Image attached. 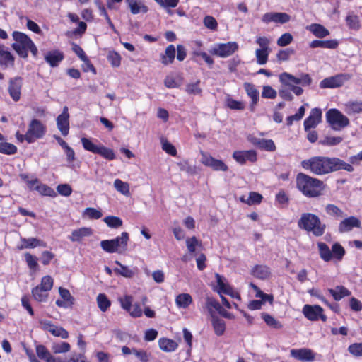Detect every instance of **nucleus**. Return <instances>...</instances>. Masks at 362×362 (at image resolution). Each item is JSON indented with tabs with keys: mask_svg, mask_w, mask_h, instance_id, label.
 I'll return each instance as SVG.
<instances>
[{
	"mask_svg": "<svg viewBox=\"0 0 362 362\" xmlns=\"http://www.w3.org/2000/svg\"><path fill=\"white\" fill-rule=\"evenodd\" d=\"M243 86L247 95L252 100L250 103V110L254 111L255 107L259 100V92L252 83H245Z\"/></svg>",
	"mask_w": 362,
	"mask_h": 362,
	"instance_id": "obj_22",
	"label": "nucleus"
},
{
	"mask_svg": "<svg viewBox=\"0 0 362 362\" xmlns=\"http://www.w3.org/2000/svg\"><path fill=\"white\" fill-rule=\"evenodd\" d=\"M290 352L292 357L301 361H313L315 360V354L309 349H291Z\"/></svg>",
	"mask_w": 362,
	"mask_h": 362,
	"instance_id": "obj_18",
	"label": "nucleus"
},
{
	"mask_svg": "<svg viewBox=\"0 0 362 362\" xmlns=\"http://www.w3.org/2000/svg\"><path fill=\"white\" fill-rule=\"evenodd\" d=\"M70 344L65 341L60 343H53L52 345V350L54 354L66 353L70 350Z\"/></svg>",
	"mask_w": 362,
	"mask_h": 362,
	"instance_id": "obj_44",
	"label": "nucleus"
},
{
	"mask_svg": "<svg viewBox=\"0 0 362 362\" xmlns=\"http://www.w3.org/2000/svg\"><path fill=\"white\" fill-rule=\"evenodd\" d=\"M233 158L240 164L243 165L247 160L255 162L257 160V153L254 150L235 151Z\"/></svg>",
	"mask_w": 362,
	"mask_h": 362,
	"instance_id": "obj_16",
	"label": "nucleus"
},
{
	"mask_svg": "<svg viewBox=\"0 0 362 362\" xmlns=\"http://www.w3.org/2000/svg\"><path fill=\"white\" fill-rule=\"evenodd\" d=\"M349 351L355 356H362V343H354L348 348Z\"/></svg>",
	"mask_w": 362,
	"mask_h": 362,
	"instance_id": "obj_64",
	"label": "nucleus"
},
{
	"mask_svg": "<svg viewBox=\"0 0 362 362\" xmlns=\"http://www.w3.org/2000/svg\"><path fill=\"white\" fill-rule=\"evenodd\" d=\"M298 189L308 197H317L321 194L323 182L315 177L300 173L296 177Z\"/></svg>",
	"mask_w": 362,
	"mask_h": 362,
	"instance_id": "obj_2",
	"label": "nucleus"
},
{
	"mask_svg": "<svg viewBox=\"0 0 362 362\" xmlns=\"http://www.w3.org/2000/svg\"><path fill=\"white\" fill-rule=\"evenodd\" d=\"M103 221L108 227L112 228H118L122 226V220L117 216H108L104 218Z\"/></svg>",
	"mask_w": 362,
	"mask_h": 362,
	"instance_id": "obj_40",
	"label": "nucleus"
},
{
	"mask_svg": "<svg viewBox=\"0 0 362 362\" xmlns=\"http://www.w3.org/2000/svg\"><path fill=\"white\" fill-rule=\"evenodd\" d=\"M317 246L320 257L325 262L329 261L332 257V255L329 247L324 243H318Z\"/></svg>",
	"mask_w": 362,
	"mask_h": 362,
	"instance_id": "obj_38",
	"label": "nucleus"
},
{
	"mask_svg": "<svg viewBox=\"0 0 362 362\" xmlns=\"http://www.w3.org/2000/svg\"><path fill=\"white\" fill-rule=\"evenodd\" d=\"M305 317L311 321L321 319L323 322L327 320V317L323 314V309L320 305H305L302 310Z\"/></svg>",
	"mask_w": 362,
	"mask_h": 362,
	"instance_id": "obj_11",
	"label": "nucleus"
},
{
	"mask_svg": "<svg viewBox=\"0 0 362 362\" xmlns=\"http://www.w3.org/2000/svg\"><path fill=\"white\" fill-rule=\"evenodd\" d=\"M48 332H49L52 335L61 337L62 339H67L69 337L68 332L62 327L54 325L51 327V329H48Z\"/></svg>",
	"mask_w": 362,
	"mask_h": 362,
	"instance_id": "obj_50",
	"label": "nucleus"
},
{
	"mask_svg": "<svg viewBox=\"0 0 362 362\" xmlns=\"http://www.w3.org/2000/svg\"><path fill=\"white\" fill-rule=\"evenodd\" d=\"M158 345L161 350L166 352H171L175 351L178 346L175 341L167 338L160 339L158 340Z\"/></svg>",
	"mask_w": 362,
	"mask_h": 362,
	"instance_id": "obj_32",
	"label": "nucleus"
},
{
	"mask_svg": "<svg viewBox=\"0 0 362 362\" xmlns=\"http://www.w3.org/2000/svg\"><path fill=\"white\" fill-rule=\"evenodd\" d=\"M328 291L337 301L351 295V292L342 286H337L334 288H329Z\"/></svg>",
	"mask_w": 362,
	"mask_h": 362,
	"instance_id": "obj_29",
	"label": "nucleus"
},
{
	"mask_svg": "<svg viewBox=\"0 0 362 362\" xmlns=\"http://www.w3.org/2000/svg\"><path fill=\"white\" fill-rule=\"evenodd\" d=\"M238 48L235 42H229L227 43L217 44L210 49V53L218 56L220 57H227L233 54Z\"/></svg>",
	"mask_w": 362,
	"mask_h": 362,
	"instance_id": "obj_9",
	"label": "nucleus"
},
{
	"mask_svg": "<svg viewBox=\"0 0 362 362\" xmlns=\"http://www.w3.org/2000/svg\"><path fill=\"white\" fill-rule=\"evenodd\" d=\"M308 29L317 37L323 38L329 35V30L320 24L313 23Z\"/></svg>",
	"mask_w": 362,
	"mask_h": 362,
	"instance_id": "obj_31",
	"label": "nucleus"
},
{
	"mask_svg": "<svg viewBox=\"0 0 362 362\" xmlns=\"http://www.w3.org/2000/svg\"><path fill=\"white\" fill-rule=\"evenodd\" d=\"M298 226L307 232H310L316 237L322 236L325 231L326 226L322 223L320 218L311 213L302 214L298 221Z\"/></svg>",
	"mask_w": 362,
	"mask_h": 362,
	"instance_id": "obj_4",
	"label": "nucleus"
},
{
	"mask_svg": "<svg viewBox=\"0 0 362 362\" xmlns=\"http://www.w3.org/2000/svg\"><path fill=\"white\" fill-rule=\"evenodd\" d=\"M352 77V74L344 73L337 74L333 76L326 78L321 81L320 87L321 88H334L343 86L346 82L349 81Z\"/></svg>",
	"mask_w": 362,
	"mask_h": 362,
	"instance_id": "obj_8",
	"label": "nucleus"
},
{
	"mask_svg": "<svg viewBox=\"0 0 362 362\" xmlns=\"http://www.w3.org/2000/svg\"><path fill=\"white\" fill-rule=\"evenodd\" d=\"M261 316L269 327L276 329H280L283 327V325L281 323V322L273 317L269 314L267 313H262Z\"/></svg>",
	"mask_w": 362,
	"mask_h": 362,
	"instance_id": "obj_36",
	"label": "nucleus"
},
{
	"mask_svg": "<svg viewBox=\"0 0 362 362\" xmlns=\"http://www.w3.org/2000/svg\"><path fill=\"white\" fill-rule=\"evenodd\" d=\"M211 322L215 334L217 336L223 335L226 330L225 322L223 320L218 317L217 316L212 315Z\"/></svg>",
	"mask_w": 362,
	"mask_h": 362,
	"instance_id": "obj_35",
	"label": "nucleus"
},
{
	"mask_svg": "<svg viewBox=\"0 0 362 362\" xmlns=\"http://www.w3.org/2000/svg\"><path fill=\"white\" fill-rule=\"evenodd\" d=\"M119 301L120 303L121 307L129 312L132 309V296L126 295L123 298H119Z\"/></svg>",
	"mask_w": 362,
	"mask_h": 362,
	"instance_id": "obj_60",
	"label": "nucleus"
},
{
	"mask_svg": "<svg viewBox=\"0 0 362 362\" xmlns=\"http://www.w3.org/2000/svg\"><path fill=\"white\" fill-rule=\"evenodd\" d=\"M326 213L337 219L344 216V212L338 206L334 204H329L325 206Z\"/></svg>",
	"mask_w": 362,
	"mask_h": 362,
	"instance_id": "obj_37",
	"label": "nucleus"
},
{
	"mask_svg": "<svg viewBox=\"0 0 362 362\" xmlns=\"http://www.w3.org/2000/svg\"><path fill=\"white\" fill-rule=\"evenodd\" d=\"M192 303V298L189 293H181L176 296L175 303L180 308H187Z\"/></svg>",
	"mask_w": 362,
	"mask_h": 362,
	"instance_id": "obj_33",
	"label": "nucleus"
},
{
	"mask_svg": "<svg viewBox=\"0 0 362 362\" xmlns=\"http://www.w3.org/2000/svg\"><path fill=\"white\" fill-rule=\"evenodd\" d=\"M290 16L286 13H267L262 17L264 23L275 22L286 23L290 21Z\"/></svg>",
	"mask_w": 362,
	"mask_h": 362,
	"instance_id": "obj_20",
	"label": "nucleus"
},
{
	"mask_svg": "<svg viewBox=\"0 0 362 362\" xmlns=\"http://www.w3.org/2000/svg\"><path fill=\"white\" fill-rule=\"evenodd\" d=\"M115 264L119 267V268L115 269L116 273L127 278H131L134 276V272L127 266L122 264L119 261H115Z\"/></svg>",
	"mask_w": 362,
	"mask_h": 362,
	"instance_id": "obj_46",
	"label": "nucleus"
},
{
	"mask_svg": "<svg viewBox=\"0 0 362 362\" xmlns=\"http://www.w3.org/2000/svg\"><path fill=\"white\" fill-rule=\"evenodd\" d=\"M175 57V47L174 45H168L165 51V54L162 55L161 62L164 65L172 64Z\"/></svg>",
	"mask_w": 362,
	"mask_h": 362,
	"instance_id": "obj_34",
	"label": "nucleus"
},
{
	"mask_svg": "<svg viewBox=\"0 0 362 362\" xmlns=\"http://www.w3.org/2000/svg\"><path fill=\"white\" fill-rule=\"evenodd\" d=\"M199 81H197L195 83H189L187 85L185 91L188 94L191 95H199L202 93V89L200 88L199 86Z\"/></svg>",
	"mask_w": 362,
	"mask_h": 362,
	"instance_id": "obj_59",
	"label": "nucleus"
},
{
	"mask_svg": "<svg viewBox=\"0 0 362 362\" xmlns=\"http://www.w3.org/2000/svg\"><path fill=\"white\" fill-rule=\"evenodd\" d=\"M338 259H341L345 254L343 247L339 243H334L332 248V255Z\"/></svg>",
	"mask_w": 362,
	"mask_h": 362,
	"instance_id": "obj_63",
	"label": "nucleus"
},
{
	"mask_svg": "<svg viewBox=\"0 0 362 362\" xmlns=\"http://www.w3.org/2000/svg\"><path fill=\"white\" fill-rule=\"evenodd\" d=\"M279 81L284 85L299 84L303 86H308L312 83V78L308 74H300L295 76L287 72H284L279 75Z\"/></svg>",
	"mask_w": 362,
	"mask_h": 362,
	"instance_id": "obj_7",
	"label": "nucleus"
},
{
	"mask_svg": "<svg viewBox=\"0 0 362 362\" xmlns=\"http://www.w3.org/2000/svg\"><path fill=\"white\" fill-rule=\"evenodd\" d=\"M270 52L271 49H256L255 56L257 59V63L260 65L265 64L268 61V57Z\"/></svg>",
	"mask_w": 362,
	"mask_h": 362,
	"instance_id": "obj_41",
	"label": "nucleus"
},
{
	"mask_svg": "<svg viewBox=\"0 0 362 362\" xmlns=\"http://www.w3.org/2000/svg\"><path fill=\"white\" fill-rule=\"evenodd\" d=\"M64 54L59 50H52L45 54V60L52 67H56L64 59Z\"/></svg>",
	"mask_w": 362,
	"mask_h": 362,
	"instance_id": "obj_21",
	"label": "nucleus"
},
{
	"mask_svg": "<svg viewBox=\"0 0 362 362\" xmlns=\"http://www.w3.org/2000/svg\"><path fill=\"white\" fill-rule=\"evenodd\" d=\"M17 152V147L8 142H0V153L6 155H13Z\"/></svg>",
	"mask_w": 362,
	"mask_h": 362,
	"instance_id": "obj_45",
	"label": "nucleus"
},
{
	"mask_svg": "<svg viewBox=\"0 0 362 362\" xmlns=\"http://www.w3.org/2000/svg\"><path fill=\"white\" fill-rule=\"evenodd\" d=\"M203 23L206 28L211 30H216L218 23L211 16H206L204 18Z\"/></svg>",
	"mask_w": 362,
	"mask_h": 362,
	"instance_id": "obj_57",
	"label": "nucleus"
},
{
	"mask_svg": "<svg viewBox=\"0 0 362 362\" xmlns=\"http://www.w3.org/2000/svg\"><path fill=\"white\" fill-rule=\"evenodd\" d=\"M21 241L22 243L21 246L19 247V249L21 250L24 248H35L37 247H45L47 246L46 243L43 240L35 238H21Z\"/></svg>",
	"mask_w": 362,
	"mask_h": 362,
	"instance_id": "obj_28",
	"label": "nucleus"
},
{
	"mask_svg": "<svg viewBox=\"0 0 362 362\" xmlns=\"http://www.w3.org/2000/svg\"><path fill=\"white\" fill-rule=\"evenodd\" d=\"M14 57L8 51L4 45H0V65L4 68L8 66H13Z\"/></svg>",
	"mask_w": 362,
	"mask_h": 362,
	"instance_id": "obj_24",
	"label": "nucleus"
},
{
	"mask_svg": "<svg viewBox=\"0 0 362 362\" xmlns=\"http://www.w3.org/2000/svg\"><path fill=\"white\" fill-rule=\"evenodd\" d=\"M276 91L270 86H263L262 96L264 98L274 99L276 97Z\"/></svg>",
	"mask_w": 362,
	"mask_h": 362,
	"instance_id": "obj_62",
	"label": "nucleus"
},
{
	"mask_svg": "<svg viewBox=\"0 0 362 362\" xmlns=\"http://www.w3.org/2000/svg\"><path fill=\"white\" fill-rule=\"evenodd\" d=\"M83 216H87L90 219H99L102 217L103 214L100 211L94 208H86L83 211Z\"/></svg>",
	"mask_w": 362,
	"mask_h": 362,
	"instance_id": "obj_55",
	"label": "nucleus"
},
{
	"mask_svg": "<svg viewBox=\"0 0 362 362\" xmlns=\"http://www.w3.org/2000/svg\"><path fill=\"white\" fill-rule=\"evenodd\" d=\"M301 166L316 175H327L340 170L353 172L354 168L350 163L337 157L313 156L301 162Z\"/></svg>",
	"mask_w": 362,
	"mask_h": 362,
	"instance_id": "obj_1",
	"label": "nucleus"
},
{
	"mask_svg": "<svg viewBox=\"0 0 362 362\" xmlns=\"http://www.w3.org/2000/svg\"><path fill=\"white\" fill-rule=\"evenodd\" d=\"M322 111L319 108H313L310 115L304 121L305 131L308 132L311 128H315L321 122Z\"/></svg>",
	"mask_w": 362,
	"mask_h": 362,
	"instance_id": "obj_14",
	"label": "nucleus"
},
{
	"mask_svg": "<svg viewBox=\"0 0 362 362\" xmlns=\"http://www.w3.org/2000/svg\"><path fill=\"white\" fill-rule=\"evenodd\" d=\"M215 277H216L217 286H218L216 291L219 294H222V293L227 294V295L230 296L233 298L240 300V299H241L240 295L238 293L233 291V290L230 287V286L224 281L225 279L221 275L216 273V274H215Z\"/></svg>",
	"mask_w": 362,
	"mask_h": 362,
	"instance_id": "obj_12",
	"label": "nucleus"
},
{
	"mask_svg": "<svg viewBox=\"0 0 362 362\" xmlns=\"http://www.w3.org/2000/svg\"><path fill=\"white\" fill-rule=\"evenodd\" d=\"M12 35L15 42L11 45V47L21 57L27 58L29 51L34 57L37 56L38 53L37 48L27 35L14 31Z\"/></svg>",
	"mask_w": 362,
	"mask_h": 362,
	"instance_id": "obj_3",
	"label": "nucleus"
},
{
	"mask_svg": "<svg viewBox=\"0 0 362 362\" xmlns=\"http://www.w3.org/2000/svg\"><path fill=\"white\" fill-rule=\"evenodd\" d=\"M262 199L263 197L259 193L251 192L249 193L246 204L248 205L259 204L261 203Z\"/></svg>",
	"mask_w": 362,
	"mask_h": 362,
	"instance_id": "obj_56",
	"label": "nucleus"
},
{
	"mask_svg": "<svg viewBox=\"0 0 362 362\" xmlns=\"http://www.w3.org/2000/svg\"><path fill=\"white\" fill-rule=\"evenodd\" d=\"M342 141L343 139L340 136H325L319 143L323 146H332L340 144Z\"/></svg>",
	"mask_w": 362,
	"mask_h": 362,
	"instance_id": "obj_48",
	"label": "nucleus"
},
{
	"mask_svg": "<svg viewBox=\"0 0 362 362\" xmlns=\"http://www.w3.org/2000/svg\"><path fill=\"white\" fill-rule=\"evenodd\" d=\"M247 140L259 149L267 151H274L276 150L275 144L272 139H259L253 135H249Z\"/></svg>",
	"mask_w": 362,
	"mask_h": 362,
	"instance_id": "obj_13",
	"label": "nucleus"
},
{
	"mask_svg": "<svg viewBox=\"0 0 362 362\" xmlns=\"http://www.w3.org/2000/svg\"><path fill=\"white\" fill-rule=\"evenodd\" d=\"M338 45V42L335 40H315L312 41L310 44V47L312 48H328V49H335Z\"/></svg>",
	"mask_w": 362,
	"mask_h": 362,
	"instance_id": "obj_30",
	"label": "nucleus"
},
{
	"mask_svg": "<svg viewBox=\"0 0 362 362\" xmlns=\"http://www.w3.org/2000/svg\"><path fill=\"white\" fill-rule=\"evenodd\" d=\"M22 87V79L21 77H15L9 81L8 93L11 98L17 102L21 98V90Z\"/></svg>",
	"mask_w": 362,
	"mask_h": 362,
	"instance_id": "obj_17",
	"label": "nucleus"
},
{
	"mask_svg": "<svg viewBox=\"0 0 362 362\" xmlns=\"http://www.w3.org/2000/svg\"><path fill=\"white\" fill-rule=\"evenodd\" d=\"M69 115L68 107L64 106L62 112L57 118V126L63 136H66L69 130Z\"/></svg>",
	"mask_w": 362,
	"mask_h": 362,
	"instance_id": "obj_15",
	"label": "nucleus"
},
{
	"mask_svg": "<svg viewBox=\"0 0 362 362\" xmlns=\"http://www.w3.org/2000/svg\"><path fill=\"white\" fill-rule=\"evenodd\" d=\"M252 274L259 279L265 280L270 277L271 269L267 265L258 264L252 268Z\"/></svg>",
	"mask_w": 362,
	"mask_h": 362,
	"instance_id": "obj_25",
	"label": "nucleus"
},
{
	"mask_svg": "<svg viewBox=\"0 0 362 362\" xmlns=\"http://www.w3.org/2000/svg\"><path fill=\"white\" fill-rule=\"evenodd\" d=\"M36 353L37 356L44 360L45 362L49 358V356H52L51 353L48 351V349L42 344L37 345L36 346Z\"/></svg>",
	"mask_w": 362,
	"mask_h": 362,
	"instance_id": "obj_51",
	"label": "nucleus"
},
{
	"mask_svg": "<svg viewBox=\"0 0 362 362\" xmlns=\"http://www.w3.org/2000/svg\"><path fill=\"white\" fill-rule=\"evenodd\" d=\"M346 23L349 28L356 30L359 28L358 18L356 15L349 14L346 18Z\"/></svg>",
	"mask_w": 362,
	"mask_h": 362,
	"instance_id": "obj_58",
	"label": "nucleus"
},
{
	"mask_svg": "<svg viewBox=\"0 0 362 362\" xmlns=\"http://www.w3.org/2000/svg\"><path fill=\"white\" fill-rule=\"evenodd\" d=\"M202 156L201 163L205 166L211 168L216 171L226 172L228 170V167L222 160H218L212 157L209 153L201 151Z\"/></svg>",
	"mask_w": 362,
	"mask_h": 362,
	"instance_id": "obj_10",
	"label": "nucleus"
},
{
	"mask_svg": "<svg viewBox=\"0 0 362 362\" xmlns=\"http://www.w3.org/2000/svg\"><path fill=\"white\" fill-rule=\"evenodd\" d=\"M112 240L114 242V246L117 253H122L127 250V243L129 240L128 233L122 232L120 236Z\"/></svg>",
	"mask_w": 362,
	"mask_h": 362,
	"instance_id": "obj_23",
	"label": "nucleus"
},
{
	"mask_svg": "<svg viewBox=\"0 0 362 362\" xmlns=\"http://www.w3.org/2000/svg\"><path fill=\"white\" fill-rule=\"evenodd\" d=\"M98 306L102 312H105L111 305L110 300L105 294L100 293L97 296Z\"/></svg>",
	"mask_w": 362,
	"mask_h": 362,
	"instance_id": "obj_39",
	"label": "nucleus"
},
{
	"mask_svg": "<svg viewBox=\"0 0 362 362\" xmlns=\"http://www.w3.org/2000/svg\"><path fill=\"white\" fill-rule=\"evenodd\" d=\"M114 187L121 194L126 196L129 194V185L127 182L116 179L114 181Z\"/></svg>",
	"mask_w": 362,
	"mask_h": 362,
	"instance_id": "obj_43",
	"label": "nucleus"
},
{
	"mask_svg": "<svg viewBox=\"0 0 362 362\" xmlns=\"http://www.w3.org/2000/svg\"><path fill=\"white\" fill-rule=\"evenodd\" d=\"M125 1L130 9V12L134 15L140 13H146L148 11V6L144 4L141 1L125 0Z\"/></svg>",
	"mask_w": 362,
	"mask_h": 362,
	"instance_id": "obj_26",
	"label": "nucleus"
},
{
	"mask_svg": "<svg viewBox=\"0 0 362 362\" xmlns=\"http://www.w3.org/2000/svg\"><path fill=\"white\" fill-rule=\"evenodd\" d=\"M47 132L46 126L41 121L33 119L28 124L27 130L28 143L32 144L44 137Z\"/></svg>",
	"mask_w": 362,
	"mask_h": 362,
	"instance_id": "obj_6",
	"label": "nucleus"
},
{
	"mask_svg": "<svg viewBox=\"0 0 362 362\" xmlns=\"http://www.w3.org/2000/svg\"><path fill=\"white\" fill-rule=\"evenodd\" d=\"M100 247L102 249L109 253L117 252V250L114 246L112 240H105L100 242Z\"/></svg>",
	"mask_w": 362,
	"mask_h": 362,
	"instance_id": "obj_61",
	"label": "nucleus"
},
{
	"mask_svg": "<svg viewBox=\"0 0 362 362\" xmlns=\"http://www.w3.org/2000/svg\"><path fill=\"white\" fill-rule=\"evenodd\" d=\"M361 221L355 216H350L341 221L339 226V233H346L351 231L354 228H360Z\"/></svg>",
	"mask_w": 362,
	"mask_h": 362,
	"instance_id": "obj_19",
	"label": "nucleus"
},
{
	"mask_svg": "<svg viewBox=\"0 0 362 362\" xmlns=\"http://www.w3.org/2000/svg\"><path fill=\"white\" fill-rule=\"evenodd\" d=\"M32 294L35 300L38 302H45L48 296L47 291L40 287L33 288Z\"/></svg>",
	"mask_w": 362,
	"mask_h": 362,
	"instance_id": "obj_42",
	"label": "nucleus"
},
{
	"mask_svg": "<svg viewBox=\"0 0 362 362\" xmlns=\"http://www.w3.org/2000/svg\"><path fill=\"white\" fill-rule=\"evenodd\" d=\"M81 141L85 150L93 153H97L98 152L100 146L94 144L90 139L83 137L81 138Z\"/></svg>",
	"mask_w": 362,
	"mask_h": 362,
	"instance_id": "obj_47",
	"label": "nucleus"
},
{
	"mask_svg": "<svg viewBox=\"0 0 362 362\" xmlns=\"http://www.w3.org/2000/svg\"><path fill=\"white\" fill-rule=\"evenodd\" d=\"M327 122L335 131H339L349 124V119L337 109H330L326 113Z\"/></svg>",
	"mask_w": 362,
	"mask_h": 362,
	"instance_id": "obj_5",
	"label": "nucleus"
},
{
	"mask_svg": "<svg viewBox=\"0 0 362 362\" xmlns=\"http://www.w3.org/2000/svg\"><path fill=\"white\" fill-rule=\"evenodd\" d=\"M97 154L100 155L101 156L109 160H112L115 158V154L114 151L112 149L107 148L104 146H100Z\"/></svg>",
	"mask_w": 362,
	"mask_h": 362,
	"instance_id": "obj_54",
	"label": "nucleus"
},
{
	"mask_svg": "<svg viewBox=\"0 0 362 362\" xmlns=\"http://www.w3.org/2000/svg\"><path fill=\"white\" fill-rule=\"evenodd\" d=\"M226 105L231 110H242L245 108V105L243 102L235 100L230 98V95L226 97Z\"/></svg>",
	"mask_w": 362,
	"mask_h": 362,
	"instance_id": "obj_49",
	"label": "nucleus"
},
{
	"mask_svg": "<svg viewBox=\"0 0 362 362\" xmlns=\"http://www.w3.org/2000/svg\"><path fill=\"white\" fill-rule=\"evenodd\" d=\"M107 58L112 66L118 67L120 66L121 57L117 52L114 51L109 52Z\"/></svg>",
	"mask_w": 362,
	"mask_h": 362,
	"instance_id": "obj_53",
	"label": "nucleus"
},
{
	"mask_svg": "<svg viewBox=\"0 0 362 362\" xmlns=\"http://www.w3.org/2000/svg\"><path fill=\"white\" fill-rule=\"evenodd\" d=\"M206 306L211 314H212L213 313V309L218 312L219 310L221 308V305H220L219 302L214 299V298L211 297L206 298ZM212 315H211V316Z\"/></svg>",
	"mask_w": 362,
	"mask_h": 362,
	"instance_id": "obj_52",
	"label": "nucleus"
},
{
	"mask_svg": "<svg viewBox=\"0 0 362 362\" xmlns=\"http://www.w3.org/2000/svg\"><path fill=\"white\" fill-rule=\"evenodd\" d=\"M93 234V230L90 228L83 227L72 231L70 240L72 242H80L83 238L89 237Z\"/></svg>",
	"mask_w": 362,
	"mask_h": 362,
	"instance_id": "obj_27",
	"label": "nucleus"
}]
</instances>
